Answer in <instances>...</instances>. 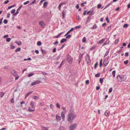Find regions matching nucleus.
<instances>
[{"label":"nucleus","mask_w":130,"mask_h":130,"mask_svg":"<svg viewBox=\"0 0 130 130\" xmlns=\"http://www.w3.org/2000/svg\"><path fill=\"white\" fill-rule=\"evenodd\" d=\"M68 120L69 123H71L73 122V119L76 117V115L72 111H70L68 114Z\"/></svg>","instance_id":"nucleus-1"},{"label":"nucleus","mask_w":130,"mask_h":130,"mask_svg":"<svg viewBox=\"0 0 130 130\" xmlns=\"http://www.w3.org/2000/svg\"><path fill=\"white\" fill-rule=\"evenodd\" d=\"M118 80L120 82H122L126 80V76L123 75H119L117 77Z\"/></svg>","instance_id":"nucleus-2"},{"label":"nucleus","mask_w":130,"mask_h":130,"mask_svg":"<svg viewBox=\"0 0 130 130\" xmlns=\"http://www.w3.org/2000/svg\"><path fill=\"white\" fill-rule=\"evenodd\" d=\"M67 60L69 63L71 64L72 62L73 59L71 56L69 54L67 55Z\"/></svg>","instance_id":"nucleus-3"},{"label":"nucleus","mask_w":130,"mask_h":130,"mask_svg":"<svg viewBox=\"0 0 130 130\" xmlns=\"http://www.w3.org/2000/svg\"><path fill=\"white\" fill-rule=\"evenodd\" d=\"M85 60L88 65H89L90 64L91 62L90 60V57L89 55H87L85 58Z\"/></svg>","instance_id":"nucleus-4"},{"label":"nucleus","mask_w":130,"mask_h":130,"mask_svg":"<svg viewBox=\"0 0 130 130\" xmlns=\"http://www.w3.org/2000/svg\"><path fill=\"white\" fill-rule=\"evenodd\" d=\"M77 125L76 124L70 125L69 127L70 130H73L76 127Z\"/></svg>","instance_id":"nucleus-5"},{"label":"nucleus","mask_w":130,"mask_h":130,"mask_svg":"<svg viewBox=\"0 0 130 130\" xmlns=\"http://www.w3.org/2000/svg\"><path fill=\"white\" fill-rule=\"evenodd\" d=\"M39 24L42 28H44L45 26V24L43 21H41L39 22Z\"/></svg>","instance_id":"nucleus-6"},{"label":"nucleus","mask_w":130,"mask_h":130,"mask_svg":"<svg viewBox=\"0 0 130 130\" xmlns=\"http://www.w3.org/2000/svg\"><path fill=\"white\" fill-rule=\"evenodd\" d=\"M41 81L39 80H37L35 81L34 82L32 83L31 85V86H33L34 85H36L38 83H39Z\"/></svg>","instance_id":"nucleus-7"},{"label":"nucleus","mask_w":130,"mask_h":130,"mask_svg":"<svg viewBox=\"0 0 130 130\" xmlns=\"http://www.w3.org/2000/svg\"><path fill=\"white\" fill-rule=\"evenodd\" d=\"M12 74L15 77L18 76V74H17V71L13 70L12 71Z\"/></svg>","instance_id":"nucleus-8"},{"label":"nucleus","mask_w":130,"mask_h":130,"mask_svg":"<svg viewBox=\"0 0 130 130\" xmlns=\"http://www.w3.org/2000/svg\"><path fill=\"white\" fill-rule=\"evenodd\" d=\"M108 59H105L103 61V64L104 66H106L109 62V61H108Z\"/></svg>","instance_id":"nucleus-9"},{"label":"nucleus","mask_w":130,"mask_h":130,"mask_svg":"<svg viewBox=\"0 0 130 130\" xmlns=\"http://www.w3.org/2000/svg\"><path fill=\"white\" fill-rule=\"evenodd\" d=\"M105 38H103L101 40L99 41L97 43L98 44H101L102 43H103L105 41Z\"/></svg>","instance_id":"nucleus-10"},{"label":"nucleus","mask_w":130,"mask_h":130,"mask_svg":"<svg viewBox=\"0 0 130 130\" xmlns=\"http://www.w3.org/2000/svg\"><path fill=\"white\" fill-rule=\"evenodd\" d=\"M56 119L57 121H59L61 120V117L60 116H58L57 115H56Z\"/></svg>","instance_id":"nucleus-11"},{"label":"nucleus","mask_w":130,"mask_h":130,"mask_svg":"<svg viewBox=\"0 0 130 130\" xmlns=\"http://www.w3.org/2000/svg\"><path fill=\"white\" fill-rule=\"evenodd\" d=\"M111 25H110L106 29V31L107 32H109L110 31L111 29Z\"/></svg>","instance_id":"nucleus-12"},{"label":"nucleus","mask_w":130,"mask_h":130,"mask_svg":"<svg viewBox=\"0 0 130 130\" xmlns=\"http://www.w3.org/2000/svg\"><path fill=\"white\" fill-rule=\"evenodd\" d=\"M65 113L64 112L62 111L61 112V117L62 119L64 120V117H65V115H64V114Z\"/></svg>","instance_id":"nucleus-13"},{"label":"nucleus","mask_w":130,"mask_h":130,"mask_svg":"<svg viewBox=\"0 0 130 130\" xmlns=\"http://www.w3.org/2000/svg\"><path fill=\"white\" fill-rule=\"evenodd\" d=\"M63 33V32H62L59 34L57 36H55L54 37V38H57L60 37V36Z\"/></svg>","instance_id":"nucleus-14"},{"label":"nucleus","mask_w":130,"mask_h":130,"mask_svg":"<svg viewBox=\"0 0 130 130\" xmlns=\"http://www.w3.org/2000/svg\"><path fill=\"white\" fill-rule=\"evenodd\" d=\"M93 11H89L87 12V14L90 15L91 16L93 14Z\"/></svg>","instance_id":"nucleus-15"},{"label":"nucleus","mask_w":130,"mask_h":130,"mask_svg":"<svg viewBox=\"0 0 130 130\" xmlns=\"http://www.w3.org/2000/svg\"><path fill=\"white\" fill-rule=\"evenodd\" d=\"M109 42V40L108 39L106 40V41L104 43V44L102 45V46H103L104 45H106Z\"/></svg>","instance_id":"nucleus-16"},{"label":"nucleus","mask_w":130,"mask_h":130,"mask_svg":"<svg viewBox=\"0 0 130 130\" xmlns=\"http://www.w3.org/2000/svg\"><path fill=\"white\" fill-rule=\"evenodd\" d=\"M30 104L32 108L34 109V102L33 101H32L31 102Z\"/></svg>","instance_id":"nucleus-17"},{"label":"nucleus","mask_w":130,"mask_h":130,"mask_svg":"<svg viewBox=\"0 0 130 130\" xmlns=\"http://www.w3.org/2000/svg\"><path fill=\"white\" fill-rule=\"evenodd\" d=\"M48 4V2H45L43 4V7L44 8H45Z\"/></svg>","instance_id":"nucleus-18"},{"label":"nucleus","mask_w":130,"mask_h":130,"mask_svg":"<svg viewBox=\"0 0 130 130\" xmlns=\"http://www.w3.org/2000/svg\"><path fill=\"white\" fill-rule=\"evenodd\" d=\"M32 91H31L29 92L26 95L25 98H26L27 97H28L29 95L31 94L32 93Z\"/></svg>","instance_id":"nucleus-19"},{"label":"nucleus","mask_w":130,"mask_h":130,"mask_svg":"<svg viewBox=\"0 0 130 130\" xmlns=\"http://www.w3.org/2000/svg\"><path fill=\"white\" fill-rule=\"evenodd\" d=\"M67 40V39H62L60 41V42L61 43H63L65 42Z\"/></svg>","instance_id":"nucleus-20"},{"label":"nucleus","mask_w":130,"mask_h":130,"mask_svg":"<svg viewBox=\"0 0 130 130\" xmlns=\"http://www.w3.org/2000/svg\"><path fill=\"white\" fill-rule=\"evenodd\" d=\"M28 111L30 112L34 111L35 110L34 109H32L30 107H29L28 108Z\"/></svg>","instance_id":"nucleus-21"},{"label":"nucleus","mask_w":130,"mask_h":130,"mask_svg":"<svg viewBox=\"0 0 130 130\" xmlns=\"http://www.w3.org/2000/svg\"><path fill=\"white\" fill-rule=\"evenodd\" d=\"M91 18V15L89 16L87 18V20L86 21V23L88 22V21Z\"/></svg>","instance_id":"nucleus-22"},{"label":"nucleus","mask_w":130,"mask_h":130,"mask_svg":"<svg viewBox=\"0 0 130 130\" xmlns=\"http://www.w3.org/2000/svg\"><path fill=\"white\" fill-rule=\"evenodd\" d=\"M0 96L2 98L4 96L5 94V93L3 92H0Z\"/></svg>","instance_id":"nucleus-23"},{"label":"nucleus","mask_w":130,"mask_h":130,"mask_svg":"<svg viewBox=\"0 0 130 130\" xmlns=\"http://www.w3.org/2000/svg\"><path fill=\"white\" fill-rule=\"evenodd\" d=\"M16 43L18 45H21L22 43L21 41L16 42Z\"/></svg>","instance_id":"nucleus-24"},{"label":"nucleus","mask_w":130,"mask_h":130,"mask_svg":"<svg viewBox=\"0 0 130 130\" xmlns=\"http://www.w3.org/2000/svg\"><path fill=\"white\" fill-rule=\"evenodd\" d=\"M110 113V112L109 111H106L105 113V115L106 116H107L108 115V114H109Z\"/></svg>","instance_id":"nucleus-25"},{"label":"nucleus","mask_w":130,"mask_h":130,"mask_svg":"<svg viewBox=\"0 0 130 130\" xmlns=\"http://www.w3.org/2000/svg\"><path fill=\"white\" fill-rule=\"evenodd\" d=\"M102 59H101L100 61V65L99 66L101 67L102 66Z\"/></svg>","instance_id":"nucleus-26"},{"label":"nucleus","mask_w":130,"mask_h":130,"mask_svg":"<svg viewBox=\"0 0 130 130\" xmlns=\"http://www.w3.org/2000/svg\"><path fill=\"white\" fill-rule=\"evenodd\" d=\"M74 29V28H72L70 30H69V31H68V33L69 34H70V32L73 31V30Z\"/></svg>","instance_id":"nucleus-27"},{"label":"nucleus","mask_w":130,"mask_h":130,"mask_svg":"<svg viewBox=\"0 0 130 130\" xmlns=\"http://www.w3.org/2000/svg\"><path fill=\"white\" fill-rule=\"evenodd\" d=\"M104 78H100V82L101 84H102V83H103V79Z\"/></svg>","instance_id":"nucleus-28"},{"label":"nucleus","mask_w":130,"mask_h":130,"mask_svg":"<svg viewBox=\"0 0 130 130\" xmlns=\"http://www.w3.org/2000/svg\"><path fill=\"white\" fill-rule=\"evenodd\" d=\"M97 28V26L95 24L92 27V29H96Z\"/></svg>","instance_id":"nucleus-29"},{"label":"nucleus","mask_w":130,"mask_h":130,"mask_svg":"<svg viewBox=\"0 0 130 130\" xmlns=\"http://www.w3.org/2000/svg\"><path fill=\"white\" fill-rule=\"evenodd\" d=\"M83 56V54H80L79 55L78 59L81 60L82 58V57Z\"/></svg>","instance_id":"nucleus-30"},{"label":"nucleus","mask_w":130,"mask_h":130,"mask_svg":"<svg viewBox=\"0 0 130 130\" xmlns=\"http://www.w3.org/2000/svg\"><path fill=\"white\" fill-rule=\"evenodd\" d=\"M116 71L115 70H114L112 72V74L113 75V77H115Z\"/></svg>","instance_id":"nucleus-31"},{"label":"nucleus","mask_w":130,"mask_h":130,"mask_svg":"<svg viewBox=\"0 0 130 130\" xmlns=\"http://www.w3.org/2000/svg\"><path fill=\"white\" fill-rule=\"evenodd\" d=\"M21 48L20 47H19L15 50V52H17L18 51H20L21 50Z\"/></svg>","instance_id":"nucleus-32"},{"label":"nucleus","mask_w":130,"mask_h":130,"mask_svg":"<svg viewBox=\"0 0 130 130\" xmlns=\"http://www.w3.org/2000/svg\"><path fill=\"white\" fill-rule=\"evenodd\" d=\"M59 130H64V127L62 126H61L59 128Z\"/></svg>","instance_id":"nucleus-33"},{"label":"nucleus","mask_w":130,"mask_h":130,"mask_svg":"<svg viewBox=\"0 0 130 130\" xmlns=\"http://www.w3.org/2000/svg\"><path fill=\"white\" fill-rule=\"evenodd\" d=\"M37 44L38 46H40L42 44V43L41 42L39 41L37 42Z\"/></svg>","instance_id":"nucleus-34"},{"label":"nucleus","mask_w":130,"mask_h":130,"mask_svg":"<svg viewBox=\"0 0 130 130\" xmlns=\"http://www.w3.org/2000/svg\"><path fill=\"white\" fill-rule=\"evenodd\" d=\"M71 36L72 35H68L66 36V39L70 38L71 37Z\"/></svg>","instance_id":"nucleus-35"},{"label":"nucleus","mask_w":130,"mask_h":130,"mask_svg":"<svg viewBox=\"0 0 130 130\" xmlns=\"http://www.w3.org/2000/svg\"><path fill=\"white\" fill-rule=\"evenodd\" d=\"M100 75V73H98V74H95V76L96 77H99Z\"/></svg>","instance_id":"nucleus-36"},{"label":"nucleus","mask_w":130,"mask_h":130,"mask_svg":"<svg viewBox=\"0 0 130 130\" xmlns=\"http://www.w3.org/2000/svg\"><path fill=\"white\" fill-rule=\"evenodd\" d=\"M41 128L42 129H43L44 130H48L47 129V127H45L42 126H41Z\"/></svg>","instance_id":"nucleus-37"},{"label":"nucleus","mask_w":130,"mask_h":130,"mask_svg":"<svg viewBox=\"0 0 130 130\" xmlns=\"http://www.w3.org/2000/svg\"><path fill=\"white\" fill-rule=\"evenodd\" d=\"M63 5L62 3H60L59 5L58 8L59 10H60L61 9V6Z\"/></svg>","instance_id":"nucleus-38"},{"label":"nucleus","mask_w":130,"mask_h":130,"mask_svg":"<svg viewBox=\"0 0 130 130\" xmlns=\"http://www.w3.org/2000/svg\"><path fill=\"white\" fill-rule=\"evenodd\" d=\"M62 109L63 110L64 112L65 113L66 112V108L64 107H62Z\"/></svg>","instance_id":"nucleus-39"},{"label":"nucleus","mask_w":130,"mask_h":130,"mask_svg":"<svg viewBox=\"0 0 130 130\" xmlns=\"http://www.w3.org/2000/svg\"><path fill=\"white\" fill-rule=\"evenodd\" d=\"M63 61H62V62H61V64H60V65H59V66L58 67V68H61L62 66L63 65Z\"/></svg>","instance_id":"nucleus-40"},{"label":"nucleus","mask_w":130,"mask_h":130,"mask_svg":"<svg viewBox=\"0 0 130 130\" xmlns=\"http://www.w3.org/2000/svg\"><path fill=\"white\" fill-rule=\"evenodd\" d=\"M128 60H127L125 61H124V63L125 64H127L128 62Z\"/></svg>","instance_id":"nucleus-41"},{"label":"nucleus","mask_w":130,"mask_h":130,"mask_svg":"<svg viewBox=\"0 0 130 130\" xmlns=\"http://www.w3.org/2000/svg\"><path fill=\"white\" fill-rule=\"evenodd\" d=\"M86 41V38L85 37H84L82 40V41L83 42H85Z\"/></svg>","instance_id":"nucleus-42"},{"label":"nucleus","mask_w":130,"mask_h":130,"mask_svg":"<svg viewBox=\"0 0 130 130\" xmlns=\"http://www.w3.org/2000/svg\"><path fill=\"white\" fill-rule=\"evenodd\" d=\"M56 107L57 108H60V104L59 103H57L56 104Z\"/></svg>","instance_id":"nucleus-43"},{"label":"nucleus","mask_w":130,"mask_h":130,"mask_svg":"<svg viewBox=\"0 0 130 130\" xmlns=\"http://www.w3.org/2000/svg\"><path fill=\"white\" fill-rule=\"evenodd\" d=\"M95 47H96V46L94 45H93L91 48H90V50H93L94 49Z\"/></svg>","instance_id":"nucleus-44"},{"label":"nucleus","mask_w":130,"mask_h":130,"mask_svg":"<svg viewBox=\"0 0 130 130\" xmlns=\"http://www.w3.org/2000/svg\"><path fill=\"white\" fill-rule=\"evenodd\" d=\"M34 73H30L28 75V77H30L34 75Z\"/></svg>","instance_id":"nucleus-45"},{"label":"nucleus","mask_w":130,"mask_h":130,"mask_svg":"<svg viewBox=\"0 0 130 130\" xmlns=\"http://www.w3.org/2000/svg\"><path fill=\"white\" fill-rule=\"evenodd\" d=\"M128 25L127 24H125L123 25V27L124 28H126L128 27Z\"/></svg>","instance_id":"nucleus-46"},{"label":"nucleus","mask_w":130,"mask_h":130,"mask_svg":"<svg viewBox=\"0 0 130 130\" xmlns=\"http://www.w3.org/2000/svg\"><path fill=\"white\" fill-rule=\"evenodd\" d=\"M33 97H34V99H35L37 100L38 99H39L38 96H37L34 95L33 96Z\"/></svg>","instance_id":"nucleus-47"},{"label":"nucleus","mask_w":130,"mask_h":130,"mask_svg":"<svg viewBox=\"0 0 130 130\" xmlns=\"http://www.w3.org/2000/svg\"><path fill=\"white\" fill-rule=\"evenodd\" d=\"M98 65V62H97L95 64L94 66V68L95 69L97 67V66Z\"/></svg>","instance_id":"nucleus-48"},{"label":"nucleus","mask_w":130,"mask_h":130,"mask_svg":"<svg viewBox=\"0 0 130 130\" xmlns=\"http://www.w3.org/2000/svg\"><path fill=\"white\" fill-rule=\"evenodd\" d=\"M11 39L10 38H8L6 39V41L7 42H9L10 41Z\"/></svg>","instance_id":"nucleus-49"},{"label":"nucleus","mask_w":130,"mask_h":130,"mask_svg":"<svg viewBox=\"0 0 130 130\" xmlns=\"http://www.w3.org/2000/svg\"><path fill=\"white\" fill-rule=\"evenodd\" d=\"M8 22V20L6 19H5L4 21V23L5 24H6Z\"/></svg>","instance_id":"nucleus-50"},{"label":"nucleus","mask_w":130,"mask_h":130,"mask_svg":"<svg viewBox=\"0 0 130 130\" xmlns=\"http://www.w3.org/2000/svg\"><path fill=\"white\" fill-rule=\"evenodd\" d=\"M14 98H12L11 100H10V102L11 103H14Z\"/></svg>","instance_id":"nucleus-51"},{"label":"nucleus","mask_w":130,"mask_h":130,"mask_svg":"<svg viewBox=\"0 0 130 130\" xmlns=\"http://www.w3.org/2000/svg\"><path fill=\"white\" fill-rule=\"evenodd\" d=\"M81 27V26H76L75 27V28L76 29H77V28H80Z\"/></svg>","instance_id":"nucleus-52"},{"label":"nucleus","mask_w":130,"mask_h":130,"mask_svg":"<svg viewBox=\"0 0 130 130\" xmlns=\"http://www.w3.org/2000/svg\"><path fill=\"white\" fill-rule=\"evenodd\" d=\"M10 47H11V49H14L15 48V46L14 45H12V44L11 45Z\"/></svg>","instance_id":"nucleus-53"},{"label":"nucleus","mask_w":130,"mask_h":130,"mask_svg":"<svg viewBox=\"0 0 130 130\" xmlns=\"http://www.w3.org/2000/svg\"><path fill=\"white\" fill-rule=\"evenodd\" d=\"M112 91V87L110 88L109 90V93H111V92Z\"/></svg>","instance_id":"nucleus-54"},{"label":"nucleus","mask_w":130,"mask_h":130,"mask_svg":"<svg viewBox=\"0 0 130 130\" xmlns=\"http://www.w3.org/2000/svg\"><path fill=\"white\" fill-rule=\"evenodd\" d=\"M29 2V1H27L24 3L23 4L24 5H26L28 4Z\"/></svg>","instance_id":"nucleus-55"},{"label":"nucleus","mask_w":130,"mask_h":130,"mask_svg":"<svg viewBox=\"0 0 130 130\" xmlns=\"http://www.w3.org/2000/svg\"><path fill=\"white\" fill-rule=\"evenodd\" d=\"M15 10L14 9H12L11 11V13H13L15 12Z\"/></svg>","instance_id":"nucleus-56"},{"label":"nucleus","mask_w":130,"mask_h":130,"mask_svg":"<svg viewBox=\"0 0 130 130\" xmlns=\"http://www.w3.org/2000/svg\"><path fill=\"white\" fill-rule=\"evenodd\" d=\"M65 15V14L64 13V11H63L62 12V16H63V18H64Z\"/></svg>","instance_id":"nucleus-57"},{"label":"nucleus","mask_w":130,"mask_h":130,"mask_svg":"<svg viewBox=\"0 0 130 130\" xmlns=\"http://www.w3.org/2000/svg\"><path fill=\"white\" fill-rule=\"evenodd\" d=\"M106 20L107 23H109V19L108 18V16H107L106 18Z\"/></svg>","instance_id":"nucleus-58"},{"label":"nucleus","mask_w":130,"mask_h":130,"mask_svg":"<svg viewBox=\"0 0 130 130\" xmlns=\"http://www.w3.org/2000/svg\"><path fill=\"white\" fill-rule=\"evenodd\" d=\"M129 55V53L128 52H126L125 54V56L126 57L128 56Z\"/></svg>","instance_id":"nucleus-59"},{"label":"nucleus","mask_w":130,"mask_h":130,"mask_svg":"<svg viewBox=\"0 0 130 130\" xmlns=\"http://www.w3.org/2000/svg\"><path fill=\"white\" fill-rule=\"evenodd\" d=\"M23 6V5H21L17 9L18 10H20L21 8Z\"/></svg>","instance_id":"nucleus-60"},{"label":"nucleus","mask_w":130,"mask_h":130,"mask_svg":"<svg viewBox=\"0 0 130 130\" xmlns=\"http://www.w3.org/2000/svg\"><path fill=\"white\" fill-rule=\"evenodd\" d=\"M111 3H109V4H108L105 7V8L104 9H105L106 8H107L108 7V6H110V5H111Z\"/></svg>","instance_id":"nucleus-61"},{"label":"nucleus","mask_w":130,"mask_h":130,"mask_svg":"<svg viewBox=\"0 0 130 130\" xmlns=\"http://www.w3.org/2000/svg\"><path fill=\"white\" fill-rule=\"evenodd\" d=\"M41 50L42 53H45L46 51H45L43 50L42 49H41Z\"/></svg>","instance_id":"nucleus-62"},{"label":"nucleus","mask_w":130,"mask_h":130,"mask_svg":"<svg viewBox=\"0 0 130 130\" xmlns=\"http://www.w3.org/2000/svg\"><path fill=\"white\" fill-rule=\"evenodd\" d=\"M119 41V40H118V39H116L115 40V43H116V44H117L118 43V42Z\"/></svg>","instance_id":"nucleus-63"},{"label":"nucleus","mask_w":130,"mask_h":130,"mask_svg":"<svg viewBox=\"0 0 130 130\" xmlns=\"http://www.w3.org/2000/svg\"><path fill=\"white\" fill-rule=\"evenodd\" d=\"M101 7V4H99L98 5V6L97 8H100Z\"/></svg>","instance_id":"nucleus-64"}]
</instances>
